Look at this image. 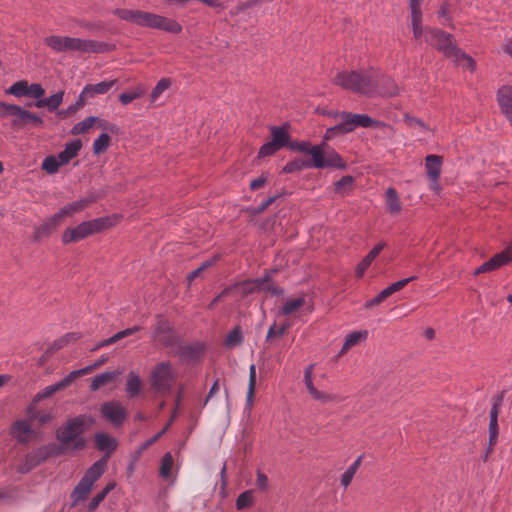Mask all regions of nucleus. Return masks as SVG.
Wrapping results in <instances>:
<instances>
[{
    "instance_id": "nucleus-1",
    "label": "nucleus",
    "mask_w": 512,
    "mask_h": 512,
    "mask_svg": "<svg viewBox=\"0 0 512 512\" xmlns=\"http://www.w3.org/2000/svg\"><path fill=\"white\" fill-rule=\"evenodd\" d=\"M120 20L146 28L159 29L170 33H179L181 25L170 18L139 9L117 8L112 11Z\"/></svg>"
},
{
    "instance_id": "nucleus-2",
    "label": "nucleus",
    "mask_w": 512,
    "mask_h": 512,
    "mask_svg": "<svg viewBox=\"0 0 512 512\" xmlns=\"http://www.w3.org/2000/svg\"><path fill=\"white\" fill-rule=\"evenodd\" d=\"M372 68L338 72L332 79V83L352 93L372 97L374 91Z\"/></svg>"
},
{
    "instance_id": "nucleus-3",
    "label": "nucleus",
    "mask_w": 512,
    "mask_h": 512,
    "mask_svg": "<svg viewBox=\"0 0 512 512\" xmlns=\"http://www.w3.org/2000/svg\"><path fill=\"white\" fill-rule=\"evenodd\" d=\"M87 420L85 416H77L68 420L57 430L58 447H60L63 454L68 451L80 450L85 446L82 433L84 432Z\"/></svg>"
},
{
    "instance_id": "nucleus-4",
    "label": "nucleus",
    "mask_w": 512,
    "mask_h": 512,
    "mask_svg": "<svg viewBox=\"0 0 512 512\" xmlns=\"http://www.w3.org/2000/svg\"><path fill=\"white\" fill-rule=\"evenodd\" d=\"M44 44L55 53H91L102 51L103 44L93 40L51 35L44 39Z\"/></svg>"
},
{
    "instance_id": "nucleus-5",
    "label": "nucleus",
    "mask_w": 512,
    "mask_h": 512,
    "mask_svg": "<svg viewBox=\"0 0 512 512\" xmlns=\"http://www.w3.org/2000/svg\"><path fill=\"white\" fill-rule=\"evenodd\" d=\"M176 378L177 373L170 362H159L150 372L149 381L151 389L158 395H167L171 392Z\"/></svg>"
},
{
    "instance_id": "nucleus-6",
    "label": "nucleus",
    "mask_w": 512,
    "mask_h": 512,
    "mask_svg": "<svg viewBox=\"0 0 512 512\" xmlns=\"http://www.w3.org/2000/svg\"><path fill=\"white\" fill-rule=\"evenodd\" d=\"M112 225L111 219L102 217L90 221H85L75 228H68L62 236L63 243L68 244L78 242L94 233L100 232Z\"/></svg>"
},
{
    "instance_id": "nucleus-7",
    "label": "nucleus",
    "mask_w": 512,
    "mask_h": 512,
    "mask_svg": "<svg viewBox=\"0 0 512 512\" xmlns=\"http://www.w3.org/2000/svg\"><path fill=\"white\" fill-rule=\"evenodd\" d=\"M425 42L441 52L444 57L451 59L457 52L458 45L454 36L438 28L427 27Z\"/></svg>"
},
{
    "instance_id": "nucleus-8",
    "label": "nucleus",
    "mask_w": 512,
    "mask_h": 512,
    "mask_svg": "<svg viewBox=\"0 0 512 512\" xmlns=\"http://www.w3.org/2000/svg\"><path fill=\"white\" fill-rule=\"evenodd\" d=\"M107 466V459L96 461L85 473L73 491L76 501L84 500L90 493L94 483L102 476Z\"/></svg>"
},
{
    "instance_id": "nucleus-9",
    "label": "nucleus",
    "mask_w": 512,
    "mask_h": 512,
    "mask_svg": "<svg viewBox=\"0 0 512 512\" xmlns=\"http://www.w3.org/2000/svg\"><path fill=\"white\" fill-rule=\"evenodd\" d=\"M289 125L271 126V140L263 144L258 151V158H264L275 154L277 151L290 144Z\"/></svg>"
},
{
    "instance_id": "nucleus-10",
    "label": "nucleus",
    "mask_w": 512,
    "mask_h": 512,
    "mask_svg": "<svg viewBox=\"0 0 512 512\" xmlns=\"http://www.w3.org/2000/svg\"><path fill=\"white\" fill-rule=\"evenodd\" d=\"M62 454L63 453L61 452L57 443H49L47 445L41 446L25 456L23 462L18 467V471L23 474L28 473L47 458L59 456Z\"/></svg>"
},
{
    "instance_id": "nucleus-11",
    "label": "nucleus",
    "mask_w": 512,
    "mask_h": 512,
    "mask_svg": "<svg viewBox=\"0 0 512 512\" xmlns=\"http://www.w3.org/2000/svg\"><path fill=\"white\" fill-rule=\"evenodd\" d=\"M372 75L373 96L395 97L399 95L400 89L391 76L382 73L375 67L372 68Z\"/></svg>"
},
{
    "instance_id": "nucleus-12",
    "label": "nucleus",
    "mask_w": 512,
    "mask_h": 512,
    "mask_svg": "<svg viewBox=\"0 0 512 512\" xmlns=\"http://www.w3.org/2000/svg\"><path fill=\"white\" fill-rule=\"evenodd\" d=\"M340 118H344V124L352 132L357 127H383L389 131L390 136L394 134V128L384 122L377 121L367 114H354L351 112L339 113Z\"/></svg>"
},
{
    "instance_id": "nucleus-13",
    "label": "nucleus",
    "mask_w": 512,
    "mask_h": 512,
    "mask_svg": "<svg viewBox=\"0 0 512 512\" xmlns=\"http://www.w3.org/2000/svg\"><path fill=\"white\" fill-rule=\"evenodd\" d=\"M153 341L157 345L174 349L178 345V337L171 328L170 324L163 318L157 320L154 332L152 334Z\"/></svg>"
},
{
    "instance_id": "nucleus-14",
    "label": "nucleus",
    "mask_w": 512,
    "mask_h": 512,
    "mask_svg": "<svg viewBox=\"0 0 512 512\" xmlns=\"http://www.w3.org/2000/svg\"><path fill=\"white\" fill-rule=\"evenodd\" d=\"M325 143L322 144L319 151L315 150V154H313V159L311 164H314V167L317 169L325 168V167H331V168H337V169H346L347 164L344 162L342 157L335 151L328 152L327 155L324 153L323 146Z\"/></svg>"
},
{
    "instance_id": "nucleus-15",
    "label": "nucleus",
    "mask_w": 512,
    "mask_h": 512,
    "mask_svg": "<svg viewBox=\"0 0 512 512\" xmlns=\"http://www.w3.org/2000/svg\"><path fill=\"white\" fill-rule=\"evenodd\" d=\"M28 111L15 104H8L0 101V118H11V126L14 130H19L26 125Z\"/></svg>"
},
{
    "instance_id": "nucleus-16",
    "label": "nucleus",
    "mask_w": 512,
    "mask_h": 512,
    "mask_svg": "<svg viewBox=\"0 0 512 512\" xmlns=\"http://www.w3.org/2000/svg\"><path fill=\"white\" fill-rule=\"evenodd\" d=\"M512 261V245L503 251L495 254L488 261L480 265L475 271L474 275L477 276L482 273L495 271Z\"/></svg>"
},
{
    "instance_id": "nucleus-17",
    "label": "nucleus",
    "mask_w": 512,
    "mask_h": 512,
    "mask_svg": "<svg viewBox=\"0 0 512 512\" xmlns=\"http://www.w3.org/2000/svg\"><path fill=\"white\" fill-rule=\"evenodd\" d=\"M10 435L20 444H28L35 438V431L31 423L25 419H19L12 423Z\"/></svg>"
},
{
    "instance_id": "nucleus-18",
    "label": "nucleus",
    "mask_w": 512,
    "mask_h": 512,
    "mask_svg": "<svg viewBox=\"0 0 512 512\" xmlns=\"http://www.w3.org/2000/svg\"><path fill=\"white\" fill-rule=\"evenodd\" d=\"M102 415L115 426L121 425L126 419L127 412L118 402L104 403L101 407Z\"/></svg>"
},
{
    "instance_id": "nucleus-19",
    "label": "nucleus",
    "mask_w": 512,
    "mask_h": 512,
    "mask_svg": "<svg viewBox=\"0 0 512 512\" xmlns=\"http://www.w3.org/2000/svg\"><path fill=\"white\" fill-rule=\"evenodd\" d=\"M117 80L102 81L97 84H87L80 93V105H83L88 98H93L96 95L106 94L114 85Z\"/></svg>"
},
{
    "instance_id": "nucleus-20",
    "label": "nucleus",
    "mask_w": 512,
    "mask_h": 512,
    "mask_svg": "<svg viewBox=\"0 0 512 512\" xmlns=\"http://www.w3.org/2000/svg\"><path fill=\"white\" fill-rule=\"evenodd\" d=\"M260 292L259 284L254 279H248L240 283L226 287V295H236L243 298L250 294Z\"/></svg>"
},
{
    "instance_id": "nucleus-21",
    "label": "nucleus",
    "mask_w": 512,
    "mask_h": 512,
    "mask_svg": "<svg viewBox=\"0 0 512 512\" xmlns=\"http://www.w3.org/2000/svg\"><path fill=\"white\" fill-rule=\"evenodd\" d=\"M497 102L502 113L512 120V86L503 85L498 89Z\"/></svg>"
},
{
    "instance_id": "nucleus-22",
    "label": "nucleus",
    "mask_w": 512,
    "mask_h": 512,
    "mask_svg": "<svg viewBox=\"0 0 512 512\" xmlns=\"http://www.w3.org/2000/svg\"><path fill=\"white\" fill-rule=\"evenodd\" d=\"M96 200H97V197L91 196L88 198H83V199L74 201V202L69 203V204L65 205L64 207H62L58 213L62 219H64L65 217H71L75 213H79L82 210H84L86 207H88L91 203L95 202Z\"/></svg>"
},
{
    "instance_id": "nucleus-23",
    "label": "nucleus",
    "mask_w": 512,
    "mask_h": 512,
    "mask_svg": "<svg viewBox=\"0 0 512 512\" xmlns=\"http://www.w3.org/2000/svg\"><path fill=\"white\" fill-rule=\"evenodd\" d=\"M386 246L385 242H379L376 244L372 250L358 263L356 266V277L362 278L365 274V271L369 268L373 260L380 254V252L384 249Z\"/></svg>"
},
{
    "instance_id": "nucleus-24",
    "label": "nucleus",
    "mask_w": 512,
    "mask_h": 512,
    "mask_svg": "<svg viewBox=\"0 0 512 512\" xmlns=\"http://www.w3.org/2000/svg\"><path fill=\"white\" fill-rule=\"evenodd\" d=\"M312 376H313V365H309L305 369L304 381H305V385H306L309 393L311 394V396L314 399L322 401V402H328V401L335 400V397L333 395L320 392L314 387L313 381H312Z\"/></svg>"
},
{
    "instance_id": "nucleus-25",
    "label": "nucleus",
    "mask_w": 512,
    "mask_h": 512,
    "mask_svg": "<svg viewBox=\"0 0 512 512\" xmlns=\"http://www.w3.org/2000/svg\"><path fill=\"white\" fill-rule=\"evenodd\" d=\"M63 221L59 213L54 214L44 221L42 225L35 228L34 238L35 240H39L42 237L50 235Z\"/></svg>"
},
{
    "instance_id": "nucleus-26",
    "label": "nucleus",
    "mask_w": 512,
    "mask_h": 512,
    "mask_svg": "<svg viewBox=\"0 0 512 512\" xmlns=\"http://www.w3.org/2000/svg\"><path fill=\"white\" fill-rule=\"evenodd\" d=\"M74 380H76V378L73 376V373L70 372L64 379H62L58 383L45 387L41 392H39L34 397V401H40L42 399L52 396L57 391H60L68 387Z\"/></svg>"
},
{
    "instance_id": "nucleus-27",
    "label": "nucleus",
    "mask_w": 512,
    "mask_h": 512,
    "mask_svg": "<svg viewBox=\"0 0 512 512\" xmlns=\"http://www.w3.org/2000/svg\"><path fill=\"white\" fill-rule=\"evenodd\" d=\"M95 445L100 450L105 452V456L102 459H107L117 448V441L106 433H97L95 435Z\"/></svg>"
},
{
    "instance_id": "nucleus-28",
    "label": "nucleus",
    "mask_w": 512,
    "mask_h": 512,
    "mask_svg": "<svg viewBox=\"0 0 512 512\" xmlns=\"http://www.w3.org/2000/svg\"><path fill=\"white\" fill-rule=\"evenodd\" d=\"M81 148L82 142L79 139H75L67 143L64 150L57 155L58 159H60V163H63V165L69 163L79 154Z\"/></svg>"
},
{
    "instance_id": "nucleus-29",
    "label": "nucleus",
    "mask_w": 512,
    "mask_h": 512,
    "mask_svg": "<svg viewBox=\"0 0 512 512\" xmlns=\"http://www.w3.org/2000/svg\"><path fill=\"white\" fill-rule=\"evenodd\" d=\"M442 163L443 158L439 155H428L425 158L427 176L430 180H435L440 177Z\"/></svg>"
},
{
    "instance_id": "nucleus-30",
    "label": "nucleus",
    "mask_w": 512,
    "mask_h": 512,
    "mask_svg": "<svg viewBox=\"0 0 512 512\" xmlns=\"http://www.w3.org/2000/svg\"><path fill=\"white\" fill-rule=\"evenodd\" d=\"M387 211L391 215H398L402 210L401 201L395 188L389 187L385 192Z\"/></svg>"
},
{
    "instance_id": "nucleus-31",
    "label": "nucleus",
    "mask_w": 512,
    "mask_h": 512,
    "mask_svg": "<svg viewBox=\"0 0 512 512\" xmlns=\"http://www.w3.org/2000/svg\"><path fill=\"white\" fill-rule=\"evenodd\" d=\"M120 374H121L120 370L107 371V372L101 373L92 379L90 389L92 391H97L101 387L112 383Z\"/></svg>"
},
{
    "instance_id": "nucleus-32",
    "label": "nucleus",
    "mask_w": 512,
    "mask_h": 512,
    "mask_svg": "<svg viewBox=\"0 0 512 512\" xmlns=\"http://www.w3.org/2000/svg\"><path fill=\"white\" fill-rule=\"evenodd\" d=\"M143 389V381L138 374L130 372L126 381V392L130 398L137 397Z\"/></svg>"
},
{
    "instance_id": "nucleus-33",
    "label": "nucleus",
    "mask_w": 512,
    "mask_h": 512,
    "mask_svg": "<svg viewBox=\"0 0 512 512\" xmlns=\"http://www.w3.org/2000/svg\"><path fill=\"white\" fill-rule=\"evenodd\" d=\"M63 96H64V92L60 91L58 93H55V94L51 95L48 98L38 100L35 103V106L38 107V108L46 106L49 109V111H54L62 103Z\"/></svg>"
},
{
    "instance_id": "nucleus-34",
    "label": "nucleus",
    "mask_w": 512,
    "mask_h": 512,
    "mask_svg": "<svg viewBox=\"0 0 512 512\" xmlns=\"http://www.w3.org/2000/svg\"><path fill=\"white\" fill-rule=\"evenodd\" d=\"M312 159H302L296 158L292 161H289L282 169L283 173H293L297 171H302L306 168L314 167V164H311Z\"/></svg>"
},
{
    "instance_id": "nucleus-35",
    "label": "nucleus",
    "mask_w": 512,
    "mask_h": 512,
    "mask_svg": "<svg viewBox=\"0 0 512 512\" xmlns=\"http://www.w3.org/2000/svg\"><path fill=\"white\" fill-rule=\"evenodd\" d=\"M140 328L138 326H134L132 328H128V329H125V330H122L116 334H114L112 337L108 338V339H105L103 341H101L99 344H97V346L93 349V350H97V349H100L102 347H106V346H109L127 336H130L132 334H134L136 331H138Z\"/></svg>"
},
{
    "instance_id": "nucleus-36",
    "label": "nucleus",
    "mask_w": 512,
    "mask_h": 512,
    "mask_svg": "<svg viewBox=\"0 0 512 512\" xmlns=\"http://www.w3.org/2000/svg\"><path fill=\"white\" fill-rule=\"evenodd\" d=\"M456 66H460L462 62H465L467 68L473 73L476 71V61L467 53L462 51L459 47L457 52L451 58Z\"/></svg>"
},
{
    "instance_id": "nucleus-37",
    "label": "nucleus",
    "mask_w": 512,
    "mask_h": 512,
    "mask_svg": "<svg viewBox=\"0 0 512 512\" xmlns=\"http://www.w3.org/2000/svg\"><path fill=\"white\" fill-rule=\"evenodd\" d=\"M321 146H322V144L312 146L311 143L308 141H292V142L290 141L288 148L293 151H296V152L309 154L313 158V154H315V150L319 151Z\"/></svg>"
},
{
    "instance_id": "nucleus-38",
    "label": "nucleus",
    "mask_w": 512,
    "mask_h": 512,
    "mask_svg": "<svg viewBox=\"0 0 512 512\" xmlns=\"http://www.w3.org/2000/svg\"><path fill=\"white\" fill-rule=\"evenodd\" d=\"M363 455H360L354 463L342 474L341 485L346 489L352 482L354 475L361 465Z\"/></svg>"
},
{
    "instance_id": "nucleus-39",
    "label": "nucleus",
    "mask_w": 512,
    "mask_h": 512,
    "mask_svg": "<svg viewBox=\"0 0 512 512\" xmlns=\"http://www.w3.org/2000/svg\"><path fill=\"white\" fill-rule=\"evenodd\" d=\"M29 83L26 80H20L11 85L5 92L17 98L28 96Z\"/></svg>"
},
{
    "instance_id": "nucleus-40",
    "label": "nucleus",
    "mask_w": 512,
    "mask_h": 512,
    "mask_svg": "<svg viewBox=\"0 0 512 512\" xmlns=\"http://www.w3.org/2000/svg\"><path fill=\"white\" fill-rule=\"evenodd\" d=\"M96 121H98V117H94V116L87 117L84 120L76 123L73 126L71 133L73 135L83 134V133L87 132L90 128H92L96 124Z\"/></svg>"
},
{
    "instance_id": "nucleus-41",
    "label": "nucleus",
    "mask_w": 512,
    "mask_h": 512,
    "mask_svg": "<svg viewBox=\"0 0 512 512\" xmlns=\"http://www.w3.org/2000/svg\"><path fill=\"white\" fill-rule=\"evenodd\" d=\"M367 331H356L349 335H347L344 345L340 350V354H344L347 350H349L352 346L356 345L361 339L366 338Z\"/></svg>"
},
{
    "instance_id": "nucleus-42",
    "label": "nucleus",
    "mask_w": 512,
    "mask_h": 512,
    "mask_svg": "<svg viewBox=\"0 0 512 512\" xmlns=\"http://www.w3.org/2000/svg\"><path fill=\"white\" fill-rule=\"evenodd\" d=\"M108 361V356L107 355H102L96 362H94L93 364L89 365V366H86L84 368H81L79 370H74L72 371L73 373V376L77 379L78 377L80 376H84V375H87L89 373H91L92 371H94L95 369L99 368L100 366H102L103 364H105L106 362Z\"/></svg>"
},
{
    "instance_id": "nucleus-43",
    "label": "nucleus",
    "mask_w": 512,
    "mask_h": 512,
    "mask_svg": "<svg viewBox=\"0 0 512 512\" xmlns=\"http://www.w3.org/2000/svg\"><path fill=\"white\" fill-rule=\"evenodd\" d=\"M347 125L344 124V118H341V122L333 127L326 129L324 134V140L328 141L337 135L349 133Z\"/></svg>"
},
{
    "instance_id": "nucleus-44",
    "label": "nucleus",
    "mask_w": 512,
    "mask_h": 512,
    "mask_svg": "<svg viewBox=\"0 0 512 512\" xmlns=\"http://www.w3.org/2000/svg\"><path fill=\"white\" fill-rule=\"evenodd\" d=\"M145 93V89L141 86L136 87L135 89L124 92L119 95V100L123 105H127L132 101L140 98Z\"/></svg>"
},
{
    "instance_id": "nucleus-45",
    "label": "nucleus",
    "mask_w": 512,
    "mask_h": 512,
    "mask_svg": "<svg viewBox=\"0 0 512 512\" xmlns=\"http://www.w3.org/2000/svg\"><path fill=\"white\" fill-rule=\"evenodd\" d=\"M243 333L240 326H236L226 335V347H235L242 343Z\"/></svg>"
},
{
    "instance_id": "nucleus-46",
    "label": "nucleus",
    "mask_w": 512,
    "mask_h": 512,
    "mask_svg": "<svg viewBox=\"0 0 512 512\" xmlns=\"http://www.w3.org/2000/svg\"><path fill=\"white\" fill-rule=\"evenodd\" d=\"M304 305H305V298L304 297H299V298L291 299V300L287 301L283 305V307L281 309V312L284 315H290V314L294 313L296 310H298L299 308H301Z\"/></svg>"
},
{
    "instance_id": "nucleus-47",
    "label": "nucleus",
    "mask_w": 512,
    "mask_h": 512,
    "mask_svg": "<svg viewBox=\"0 0 512 512\" xmlns=\"http://www.w3.org/2000/svg\"><path fill=\"white\" fill-rule=\"evenodd\" d=\"M62 165L63 163H60V159H58V156H48L42 162V169L46 171L48 174H54Z\"/></svg>"
},
{
    "instance_id": "nucleus-48",
    "label": "nucleus",
    "mask_w": 512,
    "mask_h": 512,
    "mask_svg": "<svg viewBox=\"0 0 512 512\" xmlns=\"http://www.w3.org/2000/svg\"><path fill=\"white\" fill-rule=\"evenodd\" d=\"M114 484L113 483H110L108 485H106V487L100 491L99 493H97L91 500L90 504H89V511L90 512H93L94 510L97 509V507L99 506V504L105 499V497L107 496V494L114 488Z\"/></svg>"
},
{
    "instance_id": "nucleus-49",
    "label": "nucleus",
    "mask_w": 512,
    "mask_h": 512,
    "mask_svg": "<svg viewBox=\"0 0 512 512\" xmlns=\"http://www.w3.org/2000/svg\"><path fill=\"white\" fill-rule=\"evenodd\" d=\"M289 328V323H284L279 327L276 325V323H274L267 332L266 341L269 342L272 341L275 337L284 336Z\"/></svg>"
},
{
    "instance_id": "nucleus-50",
    "label": "nucleus",
    "mask_w": 512,
    "mask_h": 512,
    "mask_svg": "<svg viewBox=\"0 0 512 512\" xmlns=\"http://www.w3.org/2000/svg\"><path fill=\"white\" fill-rule=\"evenodd\" d=\"M110 143V136L107 133L101 134L93 143V152L101 154L105 152Z\"/></svg>"
},
{
    "instance_id": "nucleus-51",
    "label": "nucleus",
    "mask_w": 512,
    "mask_h": 512,
    "mask_svg": "<svg viewBox=\"0 0 512 512\" xmlns=\"http://www.w3.org/2000/svg\"><path fill=\"white\" fill-rule=\"evenodd\" d=\"M173 462H174L173 457L169 452L163 456L162 461H161V466H160V475L163 478L170 477Z\"/></svg>"
},
{
    "instance_id": "nucleus-52",
    "label": "nucleus",
    "mask_w": 512,
    "mask_h": 512,
    "mask_svg": "<svg viewBox=\"0 0 512 512\" xmlns=\"http://www.w3.org/2000/svg\"><path fill=\"white\" fill-rule=\"evenodd\" d=\"M171 85V81L167 78L161 79L151 92V101L155 102L160 95L167 90Z\"/></svg>"
},
{
    "instance_id": "nucleus-53",
    "label": "nucleus",
    "mask_w": 512,
    "mask_h": 512,
    "mask_svg": "<svg viewBox=\"0 0 512 512\" xmlns=\"http://www.w3.org/2000/svg\"><path fill=\"white\" fill-rule=\"evenodd\" d=\"M253 505V496L251 491L241 493L236 500V507L238 510L249 508Z\"/></svg>"
},
{
    "instance_id": "nucleus-54",
    "label": "nucleus",
    "mask_w": 512,
    "mask_h": 512,
    "mask_svg": "<svg viewBox=\"0 0 512 512\" xmlns=\"http://www.w3.org/2000/svg\"><path fill=\"white\" fill-rule=\"evenodd\" d=\"M416 279H417L416 276H411V277H408V278L401 279V280H399L397 282H394L391 285H389L387 288H385V291L387 292V294L390 297L392 294H394L397 291H400L408 283H410V282H412V281H414Z\"/></svg>"
},
{
    "instance_id": "nucleus-55",
    "label": "nucleus",
    "mask_w": 512,
    "mask_h": 512,
    "mask_svg": "<svg viewBox=\"0 0 512 512\" xmlns=\"http://www.w3.org/2000/svg\"><path fill=\"white\" fill-rule=\"evenodd\" d=\"M498 416L499 413L495 411H490V420H489V437L493 441L494 438H498L499 427H498Z\"/></svg>"
},
{
    "instance_id": "nucleus-56",
    "label": "nucleus",
    "mask_w": 512,
    "mask_h": 512,
    "mask_svg": "<svg viewBox=\"0 0 512 512\" xmlns=\"http://www.w3.org/2000/svg\"><path fill=\"white\" fill-rule=\"evenodd\" d=\"M285 193H279L273 196H270L266 201H264L259 207L249 209V213L251 215H259L263 213L270 205H272L278 198H280Z\"/></svg>"
},
{
    "instance_id": "nucleus-57",
    "label": "nucleus",
    "mask_w": 512,
    "mask_h": 512,
    "mask_svg": "<svg viewBox=\"0 0 512 512\" xmlns=\"http://www.w3.org/2000/svg\"><path fill=\"white\" fill-rule=\"evenodd\" d=\"M423 19L420 20H411V28L413 32V37L416 41H419L423 36L426 38V28L422 24Z\"/></svg>"
},
{
    "instance_id": "nucleus-58",
    "label": "nucleus",
    "mask_w": 512,
    "mask_h": 512,
    "mask_svg": "<svg viewBox=\"0 0 512 512\" xmlns=\"http://www.w3.org/2000/svg\"><path fill=\"white\" fill-rule=\"evenodd\" d=\"M354 183V178L350 175L343 176L340 180L335 182V191L338 193H343L346 188L351 189Z\"/></svg>"
},
{
    "instance_id": "nucleus-59",
    "label": "nucleus",
    "mask_w": 512,
    "mask_h": 512,
    "mask_svg": "<svg viewBox=\"0 0 512 512\" xmlns=\"http://www.w3.org/2000/svg\"><path fill=\"white\" fill-rule=\"evenodd\" d=\"M78 339H79V335L77 333H68L65 336H63L62 338L56 340L53 343L52 348L54 350L61 349L69 342L77 341Z\"/></svg>"
},
{
    "instance_id": "nucleus-60",
    "label": "nucleus",
    "mask_w": 512,
    "mask_h": 512,
    "mask_svg": "<svg viewBox=\"0 0 512 512\" xmlns=\"http://www.w3.org/2000/svg\"><path fill=\"white\" fill-rule=\"evenodd\" d=\"M421 2H422V0H409V9L411 12V20L423 19V14H422V10H421Z\"/></svg>"
},
{
    "instance_id": "nucleus-61",
    "label": "nucleus",
    "mask_w": 512,
    "mask_h": 512,
    "mask_svg": "<svg viewBox=\"0 0 512 512\" xmlns=\"http://www.w3.org/2000/svg\"><path fill=\"white\" fill-rule=\"evenodd\" d=\"M202 347L200 345H187L182 348V353L185 357L196 359L201 354Z\"/></svg>"
},
{
    "instance_id": "nucleus-62",
    "label": "nucleus",
    "mask_w": 512,
    "mask_h": 512,
    "mask_svg": "<svg viewBox=\"0 0 512 512\" xmlns=\"http://www.w3.org/2000/svg\"><path fill=\"white\" fill-rule=\"evenodd\" d=\"M256 387V367L251 365L249 369V385H248V398L251 399L255 394Z\"/></svg>"
},
{
    "instance_id": "nucleus-63",
    "label": "nucleus",
    "mask_w": 512,
    "mask_h": 512,
    "mask_svg": "<svg viewBox=\"0 0 512 512\" xmlns=\"http://www.w3.org/2000/svg\"><path fill=\"white\" fill-rule=\"evenodd\" d=\"M45 94V90L40 84L34 83L28 86V96L40 100Z\"/></svg>"
},
{
    "instance_id": "nucleus-64",
    "label": "nucleus",
    "mask_w": 512,
    "mask_h": 512,
    "mask_svg": "<svg viewBox=\"0 0 512 512\" xmlns=\"http://www.w3.org/2000/svg\"><path fill=\"white\" fill-rule=\"evenodd\" d=\"M260 2H261V0H249L245 3L238 5L235 9L231 10L230 13L232 15H237L241 12H244L245 10H247L249 8H252V7L258 5Z\"/></svg>"
}]
</instances>
